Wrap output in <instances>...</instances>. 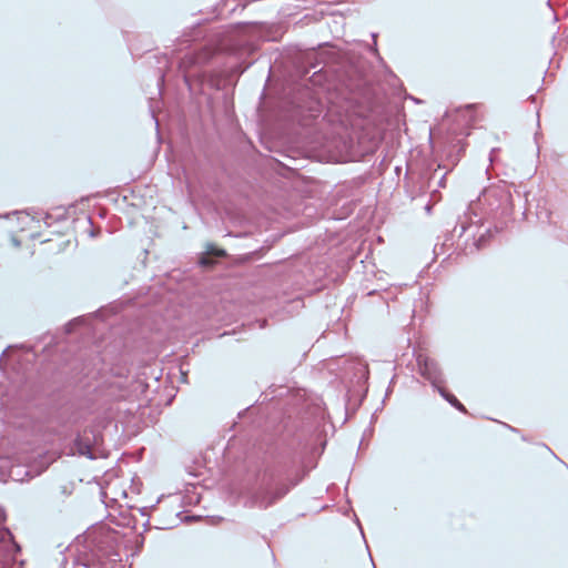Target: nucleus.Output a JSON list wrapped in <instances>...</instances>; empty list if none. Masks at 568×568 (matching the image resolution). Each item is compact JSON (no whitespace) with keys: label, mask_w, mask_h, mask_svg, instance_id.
<instances>
[{"label":"nucleus","mask_w":568,"mask_h":568,"mask_svg":"<svg viewBox=\"0 0 568 568\" xmlns=\"http://www.w3.org/2000/svg\"><path fill=\"white\" fill-rule=\"evenodd\" d=\"M216 256V257H223L226 255L225 251L222 248L216 247H210L205 255L201 257V264L202 265H211L212 261L210 260V256Z\"/></svg>","instance_id":"obj_1"},{"label":"nucleus","mask_w":568,"mask_h":568,"mask_svg":"<svg viewBox=\"0 0 568 568\" xmlns=\"http://www.w3.org/2000/svg\"><path fill=\"white\" fill-rule=\"evenodd\" d=\"M442 395L453 405L455 406L458 410L463 412V413H467V409L466 407L453 395V394H449V393H446L444 390H442Z\"/></svg>","instance_id":"obj_2"},{"label":"nucleus","mask_w":568,"mask_h":568,"mask_svg":"<svg viewBox=\"0 0 568 568\" xmlns=\"http://www.w3.org/2000/svg\"><path fill=\"white\" fill-rule=\"evenodd\" d=\"M422 362H423V359H422V357H419L418 364L420 366V372H422V374H425L428 368V362H427V359H424V367L422 366Z\"/></svg>","instance_id":"obj_3"}]
</instances>
